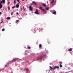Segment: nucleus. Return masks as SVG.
Here are the masks:
<instances>
[{"mask_svg":"<svg viewBox=\"0 0 73 73\" xmlns=\"http://www.w3.org/2000/svg\"><path fill=\"white\" fill-rule=\"evenodd\" d=\"M41 59V57H40L38 58H37V59H36V58H35L34 60L35 61H37V60H40Z\"/></svg>","mask_w":73,"mask_h":73,"instance_id":"obj_1","label":"nucleus"},{"mask_svg":"<svg viewBox=\"0 0 73 73\" xmlns=\"http://www.w3.org/2000/svg\"><path fill=\"white\" fill-rule=\"evenodd\" d=\"M34 13L36 15H40V14L38 12V10L37 9H36V11Z\"/></svg>","mask_w":73,"mask_h":73,"instance_id":"obj_2","label":"nucleus"},{"mask_svg":"<svg viewBox=\"0 0 73 73\" xmlns=\"http://www.w3.org/2000/svg\"><path fill=\"white\" fill-rule=\"evenodd\" d=\"M29 8V10H30V11H33V8H32V6H31V5H30Z\"/></svg>","mask_w":73,"mask_h":73,"instance_id":"obj_3","label":"nucleus"},{"mask_svg":"<svg viewBox=\"0 0 73 73\" xmlns=\"http://www.w3.org/2000/svg\"><path fill=\"white\" fill-rule=\"evenodd\" d=\"M59 69V67L58 66H55L53 68V70H54L55 69Z\"/></svg>","mask_w":73,"mask_h":73,"instance_id":"obj_4","label":"nucleus"},{"mask_svg":"<svg viewBox=\"0 0 73 73\" xmlns=\"http://www.w3.org/2000/svg\"><path fill=\"white\" fill-rule=\"evenodd\" d=\"M16 61V58H14L13 60H12L11 62H13Z\"/></svg>","mask_w":73,"mask_h":73,"instance_id":"obj_5","label":"nucleus"},{"mask_svg":"<svg viewBox=\"0 0 73 73\" xmlns=\"http://www.w3.org/2000/svg\"><path fill=\"white\" fill-rule=\"evenodd\" d=\"M24 70L25 72L26 71V72H28V69H27V68H25L24 69Z\"/></svg>","mask_w":73,"mask_h":73,"instance_id":"obj_6","label":"nucleus"},{"mask_svg":"<svg viewBox=\"0 0 73 73\" xmlns=\"http://www.w3.org/2000/svg\"><path fill=\"white\" fill-rule=\"evenodd\" d=\"M39 9H41V11H42H42H43V9H42V7H39Z\"/></svg>","mask_w":73,"mask_h":73,"instance_id":"obj_7","label":"nucleus"},{"mask_svg":"<svg viewBox=\"0 0 73 73\" xmlns=\"http://www.w3.org/2000/svg\"><path fill=\"white\" fill-rule=\"evenodd\" d=\"M52 13L54 15H56V11H54Z\"/></svg>","mask_w":73,"mask_h":73,"instance_id":"obj_8","label":"nucleus"},{"mask_svg":"<svg viewBox=\"0 0 73 73\" xmlns=\"http://www.w3.org/2000/svg\"><path fill=\"white\" fill-rule=\"evenodd\" d=\"M68 50L69 52H70V51H72V48H70V49H68Z\"/></svg>","mask_w":73,"mask_h":73,"instance_id":"obj_9","label":"nucleus"},{"mask_svg":"<svg viewBox=\"0 0 73 73\" xmlns=\"http://www.w3.org/2000/svg\"><path fill=\"white\" fill-rule=\"evenodd\" d=\"M50 68L51 69H50L49 70H53V68L52 67L50 66Z\"/></svg>","mask_w":73,"mask_h":73,"instance_id":"obj_10","label":"nucleus"},{"mask_svg":"<svg viewBox=\"0 0 73 73\" xmlns=\"http://www.w3.org/2000/svg\"><path fill=\"white\" fill-rule=\"evenodd\" d=\"M42 5L43 6V7H46V5H45V3L43 4Z\"/></svg>","mask_w":73,"mask_h":73,"instance_id":"obj_11","label":"nucleus"},{"mask_svg":"<svg viewBox=\"0 0 73 73\" xmlns=\"http://www.w3.org/2000/svg\"><path fill=\"white\" fill-rule=\"evenodd\" d=\"M3 8V5H0V9H1Z\"/></svg>","mask_w":73,"mask_h":73,"instance_id":"obj_12","label":"nucleus"},{"mask_svg":"<svg viewBox=\"0 0 73 73\" xmlns=\"http://www.w3.org/2000/svg\"><path fill=\"white\" fill-rule=\"evenodd\" d=\"M2 2L4 4H5V0H2Z\"/></svg>","mask_w":73,"mask_h":73,"instance_id":"obj_13","label":"nucleus"},{"mask_svg":"<svg viewBox=\"0 0 73 73\" xmlns=\"http://www.w3.org/2000/svg\"><path fill=\"white\" fill-rule=\"evenodd\" d=\"M16 8H19V5L17 4L16 5Z\"/></svg>","mask_w":73,"mask_h":73,"instance_id":"obj_14","label":"nucleus"},{"mask_svg":"<svg viewBox=\"0 0 73 73\" xmlns=\"http://www.w3.org/2000/svg\"><path fill=\"white\" fill-rule=\"evenodd\" d=\"M16 3V0H14V4H15Z\"/></svg>","mask_w":73,"mask_h":73,"instance_id":"obj_15","label":"nucleus"},{"mask_svg":"<svg viewBox=\"0 0 73 73\" xmlns=\"http://www.w3.org/2000/svg\"><path fill=\"white\" fill-rule=\"evenodd\" d=\"M7 19H8V20H10V19H11V17H7Z\"/></svg>","mask_w":73,"mask_h":73,"instance_id":"obj_16","label":"nucleus"},{"mask_svg":"<svg viewBox=\"0 0 73 73\" xmlns=\"http://www.w3.org/2000/svg\"><path fill=\"white\" fill-rule=\"evenodd\" d=\"M39 48H41V47H42V45H41V44H39Z\"/></svg>","mask_w":73,"mask_h":73,"instance_id":"obj_17","label":"nucleus"},{"mask_svg":"<svg viewBox=\"0 0 73 73\" xmlns=\"http://www.w3.org/2000/svg\"><path fill=\"white\" fill-rule=\"evenodd\" d=\"M45 9H46V10H48V9H49V7H46Z\"/></svg>","mask_w":73,"mask_h":73,"instance_id":"obj_18","label":"nucleus"},{"mask_svg":"<svg viewBox=\"0 0 73 73\" xmlns=\"http://www.w3.org/2000/svg\"><path fill=\"white\" fill-rule=\"evenodd\" d=\"M54 0H52V1L51 2V3L52 4L53 2H54Z\"/></svg>","mask_w":73,"mask_h":73,"instance_id":"obj_19","label":"nucleus"},{"mask_svg":"<svg viewBox=\"0 0 73 73\" xmlns=\"http://www.w3.org/2000/svg\"><path fill=\"white\" fill-rule=\"evenodd\" d=\"M32 3H33V4H35V5H36L37 4H36V3H35V2H34V1H33L32 2Z\"/></svg>","mask_w":73,"mask_h":73,"instance_id":"obj_20","label":"nucleus"},{"mask_svg":"<svg viewBox=\"0 0 73 73\" xmlns=\"http://www.w3.org/2000/svg\"><path fill=\"white\" fill-rule=\"evenodd\" d=\"M59 64H60V65L62 64V62H61V61H60L59 62Z\"/></svg>","mask_w":73,"mask_h":73,"instance_id":"obj_21","label":"nucleus"},{"mask_svg":"<svg viewBox=\"0 0 73 73\" xmlns=\"http://www.w3.org/2000/svg\"><path fill=\"white\" fill-rule=\"evenodd\" d=\"M16 60H17L18 61H21V60L18 58H16Z\"/></svg>","mask_w":73,"mask_h":73,"instance_id":"obj_22","label":"nucleus"},{"mask_svg":"<svg viewBox=\"0 0 73 73\" xmlns=\"http://www.w3.org/2000/svg\"><path fill=\"white\" fill-rule=\"evenodd\" d=\"M43 12H45V13H46V11H45V10L44 9H43Z\"/></svg>","mask_w":73,"mask_h":73,"instance_id":"obj_23","label":"nucleus"},{"mask_svg":"<svg viewBox=\"0 0 73 73\" xmlns=\"http://www.w3.org/2000/svg\"><path fill=\"white\" fill-rule=\"evenodd\" d=\"M7 4L9 5V4H10V2H9V1H8Z\"/></svg>","mask_w":73,"mask_h":73,"instance_id":"obj_24","label":"nucleus"},{"mask_svg":"<svg viewBox=\"0 0 73 73\" xmlns=\"http://www.w3.org/2000/svg\"><path fill=\"white\" fill-rule=\"evenodd\" d=\"M3 3L2 1H1L0 3V5H2V3Z\"/></svg>","mask_w":73,"mask_h":73,"instance_id":"obj_25","label":"nucleus"},{"mask_svg":"<svg viewBox=\"0 0 73 73\" xmlns=\"http://www.w3.org/2000/svg\"><path fill=\"white\" fill-rule=\"evenodd\" d=\"M19 20H17L16 21V23H17V22H19Z\"/></svg>","mask_w":73,"mask_h":73,"instance_id":"obj_26","label":"nucleus"},{"mask_svg":"<svg viewBox=\"0 0 73 73\" xmlns=\"http://www.w3.org/2000/svg\"><path fill=\"white\" fill-rule=\"evenodd\" d=\"M60 68H62V65L60 64Z\"/></svg>","mask_w":73,"mask_h":73,"instance_id":"obj_27","label":"nucleus"},{"mask_svg":"<svg viewBox=\"0 0 73 73\" xmlns=\"http://www.w3.org/2000/svg\"><path fill=\"white\" fill-rule=\"evenodd\" d=\"M14 13L13 12H12L11 14V15H13Z\"/></svg>","mask_w":73,"mask_h":73,"instance_id":"obj_28","label":"nucleus"},{"mask_svg":"<svg viewBox=\"0 0 73 73\" xmlns=\"http://www.w3.org/2000/svg\"><path fill=\"white\" fill-rule=\"evenodd\" d=\"M11 62H12V61H9L8 63V64H10V63H11Z\"/></svg>","mask_w":73,"mask_h":73,"instance_id":"obj_29","label":"nucleus"},{"mask_svg":"<svg viewBox=\"0 0 73 73\" xmlns=\"http://www.w3.org/2000/svg\"><path fill=\"white\" fill-rule=\"evenodd\" d=\"M8 10H10V7H8Z\"/></svg>","mask_w":73,"mask_h":73,"instance_id":"obj_30","label":"nucleus"},{"mask_svg":"<svg viewBox=\"0 0 73 73\" xmlns=\"http://www.w3.org/2000/svg\"><path fill=\"white\" fill-rule=\"evenodd\" d=\"M27 48H28V49H31V47H27Z\"/></svg>","mask_w":73,"mask_h":73,"instance_id":"obj_31","label":"nucleus"},{"mask_svg":"<svg viewBox=\"0 0 73 73\" xmlns=\"http://www.w3.org/2000/svg\"><path fill=\"white\" fill-rule=\"evenodd\" d=\"M2 31H5V29H3L2 30Z\"/></svg>","mask_w":73,"mask_h":73,"instance_id":"obj_32","label":"nucleus"},{"mask_svg":"<svg viewBox=\"0 0 73 73\" xmlns=\"http://www.w3.org/2000/svg\"><path fill=\"white\" fill-rule=\"evenodd\" d=\"M70 53H71V54H72V55H73V52H70Z\"/></svg>","mask_w":73,"mask_h":73,"instance_id":"obj_33","label":"nucleus"},{"mask_svg":"<svg viewBox=\"0 0 73 73\" xmlns=\"http://www.w3.org/2000/svg\"><path fill=\"white\" fill-rule=\"evenodd\" d=\"M15 8V7H12V8L13 9V8Z\"/></svg>","mask_w":73,"mask_h":73,"instance_id":"obj_34","label":"nucleus"},{"mask_svg":"<svg viewBox=\"0 0 73 73\" xmlns=\"http://www.w3.org/2000/svg\"><path fill=\"white\" fill-rule=\"evenodd\" d=\"M34 31H33V32L34 33H35V32H36V30H34Z\"/></svg>","mask_w":73,"mask_h":73,"instance_id":"obj_35","label":"nucleus"},{"mask_svg":"<svg viewBox=\"0 0 73 73\" xmlns=\"http://www.w3.org/2000/svg\"><path fill=\"white\" fill-rule=\"evenodd\" d=\"M16 14L17 15H19V13H16Z\"/></svg>","mask_w":73,"mask_h":73,"instance_id":"obj_36","label":"nucleus"},{"mask_svg":"<svg viewBox=\"0 0 73 73\" xmlns=\"http://www.w3.org/2000/svg\"><path fill=\"white\" fill-rule=\"evenodd\" d=\"M17 1L18 2H19V1H20V0H17Z\"/></svg>","mask_w":73,"mask_h":73,"instance_id":"obj_37","label":"nucleus"},{"mask_svg":"<svg viewBox=\"0 0 73 73\" xmlns=\"http://www.w3.org/2000/svg\"><path fill=\"white\" fill-rule=\"evenodd\" d=\"M21 11H23V8H21Z\"/></svg>","mask_w":73,"mask_h":73,"instance_id":"obj_38","label":"nucleus"},{"mask_svg":"<svg viewBox=\"0 0 73 73\" xmlns=\"http://www.w3.org/2000/svg\"><path fill=\"white\" fill-rule=\"evenodd\" d=\"M2 14V13L0 12V15H1Z\"/></svg>","mask_w":73,"mask_h":73,"instance_id":"obj_39","label":"nucleus"},{"mask_svg":"<svg viewBox=\"0 0 73 73\" xmlns=\"http://www.w3.org/2000/svg\"><path fill=\"white\" fill-rule=\"evenodd\" d=\"M23 11H25V9H23Z\"/></svg>","mask_w":73,"mask_h":73,"instance_id":"obj_40","label":"nucleus"},{"mask_svg":"<svg viewBox=\"0 0 73 73\" xmlns=\"http://www.w3.org/2000/svg\"><path fill=\"white\" fill-rule=\"evenodd\" d=\"M19 20H22V18H19Z\"/></svg>","mask_w":73,"mask_h":73,"instance_id":"obj_41","label":"nucleus"},{"mask_svg":"<svg viewBox=\"0 0 73 73\" xmlns=\"http://www.w3.org/2000/svg\"><path fill=\"white\" fill-rule=\"evenodd\" d=\"M27 53L25 54V56H27Z\"/></svg>","mask_w":73,"mask_h":73,"instance_id":"obj_42","label":"nucleus"},{"mask_svg":"<svg viewBox=\"0 0 73 73\" xmlns=\"http://www.w3.org/2000/svg\"><path fill=\"white\" fill-rule=\"evenodd\" d=\"M23 9H24V6L23 7Z\"/></svg>","mask_w":73,"mask_h":73,"instance_id":"obj_43","label":"nucleus"},{"mask_svg":"<svg viewBox=\"0 0 73 73\" xmlns=\"http://www.w3.org/2000/svg\"><path fill=\"white\" fill-rule=\"evenodd\" d=\"M7 65H6L5 66V67H7Z\"/></svg>","mask_w":73,"mask_h":73,"instance_id":"obj_44","label":"nucleus"},{"mask_svg":"<svg viewBox=\"0 0 73 73\" xmlns=\"http://www.w3.org/2000/svg\"><path fill=\"white\" fill-rule=\"evenodd\" d=\"M43 29H41V30L42 31V30H43Z\"/></svg>","mask_w":73,"mask_h":73,"instance_id":"obj_45","label":"nucleus"},{"mask_svg":"<svg viewBox=\"0 0 73 73\" xmlns=\"http://www.w3.org/2000/svg\"><path fill=\"white\" fill-rule=\"evenodd\" d=\"M24 0H22V1H24Z\"/></svg>","mask_w":73,"mask_h":73,"instance_id":"obj_46","label":"nucleus"},{"mask_svg":"<svg viewBox=\"0 0 73 73\" xmlns=\"http://www.w3.org/2000/svg\"><path fill=\"white\" fill-rule=\"evenodd\" d=\"M20 3V2H19V3Z\"/></svg>","mask_w":73,"mask_h":73,"instance_id":"obj_47","label":"nucleus"},{"mask_svg":"<svg viewBox=\"0 0 73 73\" xmlns=\"http://www.w3.org/2000/svg\"><path fill=\"white\" fill-rule=\"evenodd\" d=\"M14 11L15 12V11L14 10Z\"/></svg>","mask_w":73,"mask_h":73,"instance_id":"obj_48","label":"nucleus"},{"mask_svg":"<svg viewBox=\"0 0 73 73\" xmlns=\"http://www.w3.org/2000/svg\"><path fill=\"white\" fill-rule=\"evenodd\" d=\"M26 0V1H27V0Z\"/></svg>","mask_w":73,"mask_h":73,"instance_id":"obj_49","label":"nucleus"},{"mask_svg":"<svg viewBox=\"0 0 73 73\" xmlns=\"http://www.w3.org/2000/svg\"><path fill=\"white\" fill-rule=\"evenodd\" d=\"M27 15V14H26V15Z\"/></svg>","mask_w":73,"mask_h":73,"instance_id":"obj_50","label":"nucleus"},{"mask_svg":"<svg viewBox=\"0 0 73 73\" xmlns=\"http://www.w3.org/2000/svg\"><path fill=\"white\" fill-rule=\"evenodd\" d=\"M0 72H1V71H0Z\"/></svg>","mask_w":73,"mask_h":73,"instance_id":"obj_51","label":"nucleus"},{"mask_svg":"<svg viewBox=\"0 0 73 73\" xmlns=\"http://www.w3.org/2000/svg\"><path fill=\"white\" fill-rule=\"evenodd\" d=\"M12 73H13L12 72Z\"/></svg>","mask_w":73,"mask_h":73,"instance_id":"obj_52","label":"nucleus"},{"mask_svg":"<svg viewBox=\"0 0 73 73\" xmlns=\"http://www.w3.org/2000/svg\"><path fill=\"white\" fill-rule=\"evenodd\" d=\"M1 0H0V1Z\"/></svg>","mask_w":73,"mask_h":73,"instance_id":"obj_53","label":"nucleus"}]
</instances>
